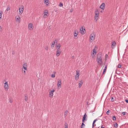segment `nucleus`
Here are the masks:
<instances>
[{"label": "nucleus", "instance_id": "f257e3e1", "mask_svg": "<svg viewBox=\"0 0 128 128\" xmlns=\"http://www.w3.org/2000/svg\"><path fill=\"white\" fill-rule=\"evenodd\" d=\"M95 37V35L94 34L92 33L91 34L90 36V42H92L94 40Z\"/></svg>", "mask_w": 128, "mask_h": 128}, {"label": "nucleus", "instance_id": "f03ea898", "mask_svg": "<svg viewBox=\"0 0 128 128\" xmlns=\"http://www.w3.org/2000/svg\"><path fill=\"white\" fill-rule=\"evenodd\" d=\"M56 49H57V51H56V56H58L60 55L61 52L60 48L56 47Z\"/></svg>", "mask_w": 128, "mask_h": 128}, {"label": "nucleus", "instance_id": "7ed1b4c3", "mask_svg": "<svg viewBox=\"0 0 128 128\" xmlns=\"http://www.w3.org/2000/svg\"><path fill=\"white\" fill-rule=\"evenodd\" d=\"M87 117V116L86 113H85L84 115L83 116V119L82 120V122H84L85 121H86L87 119L86 118Z\"/></svg>", "mask_w": 128, "mask_h": 128}, {"label": "nucleus", "instance_id": "20e7f679", "mask_svg": "<svg viewBox=\"0 0 128 128\" xmlns=\"http://www.w3.org/2000/svg\"><path fill=\"white\" fill-rule=\"evenodd\" d=\"M4 84L5 85H4V87L5 89L6 90H8V82H6Z\"/></svg>", "mask_w": 128, "mask_h": 128}, {"label": "nucleus", "instance_id": "39448f33", "mask_svg": "<svg viewBox=\"0 0 128 128\" xmlns=\"http://www.w3.org/2000/svg\"><path fill=\"white\" fill-rule=\"evenodd\" d=\"M57 86L58 88H60L61 86V80H60L58 81L57 83Z\"/></svg>", "mask_w": 128, "mask_h": 128}, {"label": "nucleus", "instance_id": "423d86ee", "mask_svg": "<svg viewBox=\"0 0 128 128\" xmlns=\"http://www.w3.org/2000/svg\"><path fill=\"white\" fill-rule=\"evenodd\" d=\"M79 72L77 71V70L76 71V75L75 77V79L76 80H78L79 78Z\"/></svg>", "mask_w": 128, "mask_h": 128}, {"label": "nucleus", "instance_id": "0eeeda50", "mask_svg": "<svg viewBox=\"0 0 128 128\" xmlns=\"http://www.w3.org/2000/svg\"><path fill=\"white\" fill-rule=\"evenodd\" d=\"M21 6L22 8H20L19 9V14H21L23 12V11L24 10V6Z\"/></svg>", "mask_w": 128, "mask_h": 128}, {"label": "nucleus", "instance_id": "6e6552de", "mask_svg": "<svg viewBox=\"0 0 128 128\" xmlns=\"http://www.w3.org/2000/svg\"><path fill=\"white\" fill-rule=\"evenodd\" d=\"M80 32L82 34H84L85 32V29H84V30H83V27H82V28L80 29Z\"/></svg>", "mask_w": 128, "mask_h": 128}, {"label": "nucleus", "instance_id": "1a4fd4ad", "mask_svg": "<svg viewBox=\"0 0 128 128\" xmlns=\"http://www.w3.org/2000/svg\"><path fill=\"white\" fill-rule=\"evenodd\" d=\"M34 27L32 24V23H30L28 25V28L30 30L33 29Z\"/></svg>", "mask_w": 128, "mask_h": 128}, {"label": "nucleus", "instance_id": "9d476101", "mask_svg": "<svg viewBox=\"0 0 128 128\" xmlns=\"http://www.w3.org/2000/svg\"><path fill=\"white\" fill-rule=\"evenodd\" d=\"M15 18L16 20L19 22H20V18L19 15H17L15 17Z\"/></svg>", "mask_w": 128, "mask_h": 128}, {"label": "nucleus", "instance_id": "9b49d317", "mask_svg": "<svg viewBox=\"0 0 128 128\" xmlns=\"http://www.w3.org/2000/svg\"><path fill=\"white\" fill-rule=\"evenodd\" d=\"M102 59H97V62L98 64H99L100 65H101L102 64Z\"/></svg>", "mask_w": 128, "mask_h": 128}, {"label": "nucleus", "instance_id": "f8f14e48", "mask_svg": "<svg viewBox=\"0 0 128 128\" xmlns=\"http://www.w3.org/2000/svg\"><path fill=\"white\" fill-rule=\"evenodd\" d=\"M54 91H55V90L54 89H53V90H52L50 92L49 95L50 96H52L53 94V92H54Z\"/></svg>", "mask_w": 128, "mask_h": 128}, {"label": "nucleus", "instance_id": "ddd939ff", "mask_svg": "<svg viewBox=\"0 0 128 128\" xmlns=\"http://www.w3.org/2000/svg\"><path fill=\"white\" fill-rule=\"evenodd\" d=\"M105 4L104 3H102V4L100 5V8L102 9L103 10L105 8Z\"/></svg>", "mask_w": 128, "mask_h": 128}, {"label": "nucleus", "instance_id": "4468645a", "mask_svg": "<svg viewBox=\"0 0 128 128\" xmlns=\"http://www.w3.org/2000/svg\"><path fill=\"white\" fill-rule=\"evenodd\" d=\"M102 55L100 54H99L97 55V59H102Z\"/></svg>", "mask_w": 128, "mask_h": 128}, {"label": "nucleus", "instance_id": "2eb2a0df", "mask_svg": "<svg viewBox=\"0 0 128 128\" xmlns=\"http://www.w3.org/2000/svg\"><path fill=\"white\" fill-rule=\"evenodd\" d=\"M107 65H106L104 67V69L103 70V72H102V74H104L105 73L107 69Z\"/></svg>", "mask_w": 128, "mask_h": 128}, {"label": "nucleus", "instance_id": "dca6fc26", "mask_svg": "<svg viewBox=\"0 0 128 128\" xmlns=\"http://www.w3.org/2000/svg\"><path fill=\"white\" fill-rule=\"evenodd\" d=\"M116 42L115 41H114L112 42V45L111 46V47L112 48H113V46H115L116 45Z\"/></svg>", "mask_w": 128, "mask_h": 128}, {"label": "nucleus", "instance_id": "f3484780", "mask_svg": "<svg viewBox=\"0 0 128 128\" xmlns=\"http://www.w3.org/2000/svg\"><path fill=\"white\" fill-rule=\"evenodd\" d=\"M78 33V31L76 30L74 31V36H77Z\"/></svg>", "mask_w": 128, "mask_h": 128}, {"label": "nucleus", "instance_id": "a211bd4d", "mask_svg": "<svg viewBox=\"0 0 128 128\" xmlns=\"http://www.w3.org/2000/svg\"><path fill=\"white\" fill-rule=\"evenodd\" d=\"M95 16H98L99 12L98 11V9H96V10L95 12Z\"/></svg>", "mask_w": 128, "mask_h": 128}, {"label": "nucleus", "instance_id": "6ab92c4d", "mask_svg": "<svg viewBox=\"0 0 128 128\" xmlns=\"http://www.w3.org/2000/svg\"><path fill=\"white\" fill-rule=\"evenodd\" d=\"M83 82H82V80L80 82L78 83V87L80 88L81 87L83 84Z\"/></svg>", "mask_w": 128, "mask_h": 128}, {"label": "nucleus", "instance_id": "aec40b11", "mask_svg": "<svg viewBox=\"0 0 128 128\" xmlns=\"http://www.w3.org/2000/svg\"><path fill=\"white\" fill-rule=\"evenodd\" d=\"M24 100L26 101H27L28 100V95L27 94H26L25 95L24 97Z\"/></svg>", "mask_w": 128, "mask_h": 128}, {"label": "nucleus", "instance_id": "412c9836", "mask_svg": "<svg viewBox=\"0 0 128 128\" xmlns=\"http://www.w3.org/2000/svg\"><path fill=\"white\" fill-rule=\"evenodd\" d=\"M68 111L67 110H66L64 112V117H66L67 115Z\"/></svg>", "mask_w": 128, "mask_h": 128}, {"label": "nucleus", "instance_id": "4be33fe9", "mask_svg": "<svg viewBox=\"0 0 128 128\" xmlns=\"http://www.w3.org/2000/svg\"><path fill=\"white\" fill-rule=\"evenodd\" d=\"M97 120V119H96V120H94V121L93 123H92V128H94V124H95V123L96 122V121Z\"/></svg>", "mask_w": 128, "mask_h": 128}, {"label": "nucleus", "instance_id": "5701e85b", "mask_svg": "<svg viewBox=\"0 0 128 128\" xmlns=\"http://www.w3.org/2000/svg\"><path fill=\"white\" fill-rule=\"evenodd\" d=\"M49 0H45L44 3L46 4L48 3V4H47L46 5H48V4H49V3L48 2Z\"/></svg>", "mask_w": 128, "mask_h": 128}, {"label": "nucleus", "instance_id": "b1692460", "mask_svg": "<svg viewBox=\"0 0 128 128\" xmlns=\"http://www.w3.org/2000/svg\"><path fill=\"white\" fill-rule=\"evenodd\" d=\"M54 74H53L52 75L51 77L52 78H54L55 77V74L56 73V72H54Z\"/></svg>", "mask_w": 128, "mask_h": 128}, {"label": "nucleus", "instance_id": "393cba45", "mask_svg": "<svg viewBox=\"0 0 128 128\" xmlns=\"http://www.w3.org/2000/svg\"><path fill=\"white\" fill-rule=\"evenodd\" d=\"M93 53H92L93 54H94V53H95V54H96V50L95 48L93 49Z\"/></svg>", "mask_w": 128, "mask_h": 128}, {"label": "nucleus", "instance_id": "a878e982", "mask_svg": "<svg viewBox=\"0 0 128 128\" xmlns=\"http://www.w3.org/2000/svg\"><path fill=\"white\" fill-rule=\"evenodd\" d=\"M112 119L114 120H116V118L115 116H114L112 117Z\"/></svg>", "mask_w": 128, "mask_h": 128}, {"label": "nucleus", "instance_id": "bb28decb", "mask_svg": "<svg viewBox=\"0 0 128 128\" xmlns=\"http://www.w3.org/2000/svg\"><path fill=\"white\" fill-rule=\"evenodd\" d=\"M61 47V45L60 44H59L57 46H56V47L60 48Z\"/></svg>", "mask_w": 128, "mask_h": 128}, {"label": "nucleus", "instance_id": "cd10ccee", "mask_svg": "<svg viewBox=\"0 0 128 128\" xmlns=\"http://www.w3.org/2000/svg\"><path fill=\"white\" fill-rule=\"evenodd\" d=\"M118 124L116 123L114 124V126L116 128H117L118 127Z\"/></svg>", "mask_w": 128, "mask_h": 128}, {"label": "nucleus", "instance_id": "c85d7f7f", "mask_svg": "<svg viewBox=\"0 0 128 128\" xmlns=\"http://www.w3.org/2000/svg\"><path fill=\"white\" fill-rule=\"evenodd\" d=\"M24 66L26 67H27V64L26 63H24L23 65V66Z\"/></svg>", "mask_w": 128, "mask_h": 128}, {"label": "nucleus", "instance_id": "c756f323", "mask_svg": "<svg viewBox=\"0 0 128 128\" xmlns=\"http://www.w3.org/2000/svg\"><path fill=\"white\" fill-rule=\"evenodd\" d=\"M64 128H68V124L66 123H65L64 124Z\"/></svg>", "mask_w": 128, "mask_h": 128}, {"label": "nucleus", "instance_id": "7c9ffc66", "mask_svg": "<svg viewBox=\"0 0 128 128\" xmlns=\"http://www.w3.org/2000/svg\"><path fill=\"white\" fill-rule=\"evenodd\" d=\"M54 44L53 43V42L52 43L51 46V47L52 48H54Z\"/></svg>", "mask_w": 128, "mask_h": 128}, {"label": "nucleus", "instance_id": "2f4dec72", "mask_svg": "<svg viewBox=\"0 0 128 128\" xmlns=\"http://www.w3.org/2000/svg\"><path fill=\"white\" fill-rule=\"evenodd\" d=\"M98 16H95L94 18L95 20H96V21H97V20L98 19Z\"/></svg>", "mask_w": 128, "mask_h": 128}, {"label": "nucleus", "instance_id": "473e14b6", "mask_svg": "<svg viewBox=\"0 0 128 128\" xmlns=\"http://www.w3.org/2000/svg\"><path fill=\"white\" fill-rule=\"evenodd\" d=\"M59 6L60 7H62L63 6V4L61 2H60L59 4Z\"/></svg>", "mask_w": 128, "mask_h": 128}, {"label": "nucleus", "instance_id": "72a5a7b5", "mask_svg": "<svg viewBox=\"0 0 128 128\" xmlns=\"http://www.w3.org/2000/svg\"><path fill=\"white\" fill-rule=\"evenodd\" d=\"M9 102L10 103H12V100L11 98H9Z\"/></svg>", "mask_w": 128, "mask_h": 128}, {"label": "nucleus", "instance_id": "f704fd0d", "mask_svg": "<svg viewBox=\"0 0 128 128\" xmlns=\"http://www.w3.org/2000/svg\"><path fill=\"white\" fill-rule=\"evenodd\" d=\"M45 49L46 50H48V46H46L45 47Z\"/></svg>", "mask_w": 128, "mask_h": 128}, {"label": "nucleus", "instance_id": "c9c22d12", "mask_svg": "<svg viewBox=\"0 0 128 128\" xmlns=\"http://www.w3.org/2000/svg\"><path fill=\"white\" fill-rule=\"evenodd\" d=\"M10 6H8V8L6 10L7 11H8L9 10H10Z\"/></svg>", "mask_w": 128, "mask_h": 128}, {"label": "nucleus", "instance_id": "e433bc0d", "mask_svg": "<svg viewBox=\"0 0 128 128\" xmlns=\"http://www.w3.org/2000/svg\"><path fill=\"white\" fill-rule=\"evenodd\" d=\"M122 66L120 64H119L118 65V67L119 68H121Z\"/></svg>", "mask_w": 128, "mask_h": 128}, {"label": "nucleus", "instance_id": "4c0bfd02", "mask_svg": "<svg viewBox=\"0 0 128 128\" xmlns=\"http://www.w3.org/2000/svg\"><path fill=\"white\" fill-rule=\"evenodd\" d=\"M111 100L112 102H114V98L113 97L111 98Z\"/></svg>", "mask_w": 128, "mask_h": 128}, {"label": "nucleus", "instance_id": "58836bf2", "mask_svg": "<svg viewBox=\"0 0 128 128\" xmlns=\"http://www.w3.org/2000/svg\"><path fill=\"white\" fill-rule=\"evenodd\" d=\"M122 114H121L122 116L123 115V116L125 115L126 114V112H123L122 113Z\"/></svg>", "mask_w": 128, "mask_h": 128}, {"label": "nucleus", "instance_id": "ea45409f", "mask_svg": "<svg viewBox=\"0 0 128 128\" xmlns=\"http://www.w3.org/2000/svg\"><path fill=\"white\" fill-rule=\"evenodd\" d=\"M110 112V110H108L107 111V112H106V114H109V113Z\"/></svg>", "mask_w": 128, "mask_h": 128}, {"label": "nucleus", "instance_id": "a19ab883", "mask_svg": "<svg viewBox=\"0 0 128 128\" xmlns=\"http://www.w3.org/2000/svg\"><path fill=\"white\" fill-rule=\"evenodd\" d=\"M105 126L104 125H102L101 128H105Z\"/></svg>", "mask_w": 128, "mask_h": 128}, {"label": "nucleus", "instance_id": "79ce46f5", "mask_svg": "<svg viewBox=\"0 0 128 128\" xmlns=\"http://www.w3.org/2000/svg\"><path fill=\"white\" fill-rule=\"evenodd\" d=\"M57 41L56 40H55V41H54V42H53V43H54V44H55L56 43V44H57Z\"/></svg>", "mask_w": 128, "mask_h": 128}, {"label": "nucleus", "instance_id": "37998d69", "mask_svg": "<svg viewBox=\"0 0 128 128\" xmlns=\"http://www.w3.org/2000/svg\"><path fill=\"white\" fill-rule=\"evenodd\" d=\"M73 11V8H71L70 11V12H72Z\"/></svg>", "mask_w": 128, "mask_h": 128}, {"label": "nucleus", "instance_id": "c03bdc74", "mask_svg": "<svg viewBox=\"0 0 128 128\" xmlns=\"http://www.w3.org/2000/svg\"><path fill=\"white\" fill-rule=\"evenodd\" d=\"M84 122H83L82 123V125L83 126H85V124H84Z\"/></svg>", "mask_w": 128, "mask_h": 128}, {"label": "nucleus", "instance_id": "a18cd8bd", "mask_svg": "<svg viewBox=\"0 0 128 128\" xmlns=\"http://www.w3.org/2000/svg\"><path fill=\"white\" fill-rule=\"evenodd\" d=\"M23 68H24L25 70H26L27 67H24V66H23Z\"/></svg>", "mask_w": 128, "mask_h": 128}, {"label": "nucleus", "instance_id": "49530a36", "mask_svg": "<svg viewBox=\"0 0 128 128\" xmlns=\"http://www.w3.org/2000/svg\"><path fill=\"white\" fill-rule=\"evenodd\" d=\"M2 30V27L0 26V30L1 31Z\"/></svg>", "mask_w": 128, "mask_h": 128}, {"label": "nucleus", "instance_id": "de8ad7c7", "mask_svg": "<svg viewBox=\"0 0 128 128\" xmlns=\"http://www.w3.org/2000/svg\"><path fill=\"white\" fill-rule=\"evenodd\" d=\"M2 14L1 13H0V18H2Z\"/></svg>", "mask_w": 128, "mask_h": 128}, {"label": "nucleus", "instance_id": "09e8293b", "mask_svg": "<svg viewBox=\"0 0 128 128\" xmlns=\"http://www.w3.org/2000/svg\"><path fill=\"white\" fill-rule=\"evenodd\" d=\"M125 101L126 102L128 103V100H126Z\"/></svg>", "mask_w": 128, "mask_h": 128}, {"label": "nucleus", "instance_id": "8fccbe9b", "mask_svg": "<svg viewBox=\"0 0 128 128\" xmlns=\"http://www.w3.org/2000/svg\"><path fill=\"white\" fill-rule=\"evenodd\" d=\"M72 59H73L74 58V56H72Z\"/></svg>", "mask_w": 128, "mask_h": 128}, {"label": "nucleus", "instance_id": "3c124183", "mask_svg": "<svg viewBox=\"0 0 128 128\" xmlns=\"http://www.w3.org/2000/svg\"><path fill=\"white\" fill-rule=\"evenodd\" d=\"M45 16H47L46 14H44V16H43L44 17V16H45L44 17H45Z\"/></svg>", "mask_w": 128, "mask_h": 128}, {"label": "nucleus", "instance_id": "603ef678", "mask_svg": "<svg viewBox=\"0 0 128 128\" xmlns=\"http://www.w3.org/2000/svg\"><path fill=\"white\" fill-rule=\"evenodd\" d=\"M44 13L45 14V13H47V14H48V12H44Z\"/></svg>", "mask_w": 128, "mask_h": 128}, {"label": "nucleus", "instance_id": "864d4df0", "mask_svg": "<svg viewBox=\"0 0 128 128\" xmlns=\"http://www.w3.org/2000/svg\"><path fill=\"white\" fill-rule=\"evenodd\" d=\"M107 56H108V55L107 54H106V57H107Z\"/></svg>", "mask_w": 128, "mask_h": 128}, {"label": "nucleus", "instance_id": "5fc2aeb1", "mask_svg": "<svg viewBox=\"0 0 128 128\" xmlns=\"http://www.w3.org/2000/svg\"><path fill=\"white\" fill-rule=\"evenodd\" d=\"M96 126V124H94V127Z\"/></svg>", "mask_w": 128, "mask_h": 128}, {"label": "nucleus", "instance_id": "6e6d98bb", "mask_svg": "<svg viewBox=\"0 0 128 128\" xmlns=\"http://www.w3.org/2000/svg\"><path fill=\"white\" fill-rule=\"evenodd\" d=\"M84 126H82V125L81 126V127H83Z\"/></svg>", "mask_w": 128, "mask_h": 128}, {"label": "nucleus", "instance_id": "4d7b16f0", "mask_svg": "<svg viewBox=\"0 0 128 128\" xmlns=\"http://www.w3.org/2000/svg\"><path fill=\"white\" fill-rule=\"evenodd\" d=\"M24 74H25V70H24Z\"/></svg>", "mask_w": 128, "mask_h": 128}, {"label": "nucleus", "instance_id": "13d9d810", "mask_svg": "<svg viewBox=\"0 0 128 128\" xmlns=\"http://www.w3.org/2000/svg\"><path fill=\"white\" fill-rule=\"evenodd\" d=\"M12 54H14V53H12Z\"/></svg>", "mask_w": 128, "mask_h": 128}, {"label": "nucleus", "instance_id": "bf43d9fd", "mask_svg": "<svg viewBox=\"0 0 128 128\" xmlns=\"http://www.w3.org/2000/svg\"><path fill=\"white\" fill-rule=\"evenodd\" d=\"M12 54H14V53H12Z\"/></svg>", "mask_w": 128, "mask_h": 128}, {"label": "nucleus", "instance_id": "052dcab7", "mask_svg": "<svg viewBox=\"0 0 128 128\" xmlns=\"http://www.w3.org/2000/svg\"><path fill=\"white\" fill-rule=\"evenodd\" d=\"M80 128H83V127H80Z\"/></svg>", "mask_w": 128, "mask_h": 128}]
</instances>
